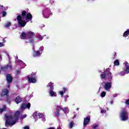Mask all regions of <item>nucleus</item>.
<instances>
[{
  "instance_id": "c03bdc74",
  "label": "nucleus",
  "mask_w": 129,
  "mask_h": 129,
  "mask_svg": "<svg viewBox=\"0 0 129 129\" xmlns=\"http://www.w3.org/2000/svg\"><path fill=\"white\" fill-rule=\"evenodd\" d=\"M2 58V55H0V59Z\"/></svg>"
},
{
  "instance_id": "423d86ee",
  "label": "nucleus",
  "mask_w": 129,
  "mask_h": 129,
  "mask_svg": "<svg viewBox=\"0 0 129 129\" xmlns=\"http://www.w3.org/2000/svg\"><path fill=\"white\" fill-rule=\"evenodd\" d=\"M105 74H102L101 75V77L102 78V79H104L105 78V74L106 77H108L109 81H111V80L112 79V76H111V73L108 71V69L107 70V72H105Z\"/></svg>"
},
{
  "instance_id": "6e6552de",
  "label": "nucleus",
  "mask_w": 129,
  "mask_h": 129,
  "mask_svg": "<svg viewBox=\"0 0 129 129\" xmlns=\"http://www.w3.org/2000/svg\"><path fill=\"white\" fill-rule=\"evenodd\" d=\"M103 86L105 90L109 91V90L111 88V82H107L103 83Z\"/></svg>"
},
{
  "instance_id": "6ab92c4d",
  "label": "nucleus",
  "mask_w": 129,
  "mask_h": 129,
  "mask_svg": "<svg viewBox=\"0 0 129 129\" xmlns=\"http://www.w3.org/2000/svg\"><path fill=\"white\" fill-rule=\"evenodd\" d=\"M16 103L19 104L20 102H22V98L20 97H17L15 100Z\"/></svg>"
},
{
  "instance_id": "473e14b6",
  "label": "nucleus",
  "mask_w": 129,
  "mask_h": 129,
  "mask_svg": "<svg viewBox=\"0 0 129 129\" xmlns=\"http://www.w3.org/2000/svg\"><path fill=\"white\" fill-rule=\"evenodd\" d=\"M17 62H21V63H22L23 64V65H25V63H24L23 62V61L20 60V59H18V60H17Z\"/></svg>"
},
{
  "instance_id": "58836bf2",
  "label": "nucleus",
  "mask_w": 129,
  "mask_h": 129,
  "mask_svg": "<svg viewBox=\"0 0 129 129\" xmlns=\"http://www.w3.org/2000/svg\"><path fill=\"white\" fill-rule=\"evenodd\" d=\"M24 129H30V128H29V126H26L24 127Z\"/></svg>"
},
{
  "instance_id": "5701e85b",
  "label": "nucleus",
  "mask_w": 129,
  "mask_h": 129,
  "mask_svg": "<svg viewBox=\"0 0 129 129\" xmlns=\"http://www.w3.org/2000/svg\"><path fill=\"white\" fill-rule=\"evenodd\" d=\"M46 14H49L51 15L52 13H51V12H47V11H46V13H43V17H44L46 19H48L49 18V16H46Z\"/></svg>"
},
{
  "instance_id": "393cba45",
  "label": "nucleus",
  "mask_w": 129,
  "mask_h": 129,
  "mask_svg": "<svg viewBox=\"0 0 129 129\" xmlns=\"http://www.w3.org/2000/svg\"><path fill=\"white\" fill-rule=\"evenodd\" d=\"M114 65H115L116 66H117L118 65H119V61H118V60L116 59L114 62Z\"/></svg>"
},
{
  "instance_id": "4be33fe9",
  "label": "nucleus",
  "mask_w": 129,
  "mask_h": 129,
  "mask_svg": "<svg viewBox=\"0 0 129 129\" xmlns=\"http://www.w3.org/2000/svg\"><path fill=\"white\" fill-rule=\"evenodd\" d=\"M93 129H99V126L97 124H94L93 125Z\"/></svg>"
},
{
  "instance_id": "9d476101",
  "label": "nucleus",
  "mask_w": 129,
  "mask_h": 129,
  "mask_svg": "<svg viewBox=\"0 0 129 129\" xmlns=\"http://www.w3.org/2000/svg\"><path fill=\"white\" fill-rule=\"evenodd\" d=\"M125 67L124 68V72H122V73H123L122 75H124V74H127L129 73V64L128 62H124Z\"/></svg>"
},
{
  "instance_id": "f257e3e1",
  "label": "nucleus",
  "mask_w": 129,
  "mask_h": 129,
  "mask_svg": "<svg viewBox=\"0 0 129 129\" xmlns=\"http://www.w3.org/2000/svg\"><path fill=\"white\" fill-rule=\"evenodd\" d=\"M27 22L32 21V15L30 13L27 14L26 11H23L22 13V16L21 15L17 16V21L20 27H25L26 26L27 22Z\"/></svg>"
},
{
  "instance_id": "37998d69",
  "label": "nucleus",
  "mask_w": 129,
  "mask_h": 129,
  "mask_svg": "<svg viewBox=\"0 0 129 129\" xmlns=\"http://www.w3.org/2000/svg\"><path fill=\"white\" fill-rule=\"evenodd\" d=\"M66 97H69V96H66Z\"/></svg>"
},
{
  "instance_id": "a211bd4d",
  "label": "nucleus",
  "mask_w": 129,
  "mask_h": 129,
  "mask_svg": "<svg viewBox=\"0 0 129 129\" xmlns=\"http://www.w3.org/2000/svg\"><path fill=\"white\" fill-rule=\"evenodd\" d=\"M41 55V53H40V51H35L33 53L34 57H38V56H40Z\"/></svg>"
},
{
  "instance_id": "bb28decb",
  "label": "nucleus",
  "mask_w": 129,
  "mask_h": 129,
  "mask_svg": "<svg viewBox=\"0 0 129 129\" xmlns=\"http://www.w3.org/2000/svg\"><path fill=\"white\" fill-rule=\"evenodd\" d=\"M106 95V92H102L101 93L100 96H101V97H104V96H105Z\"/></svg>"
},
{
  "instance_id": "aec40b11",
  "label": "nucleus",
  "mask_w": 129,
  "mask_h": 129,
  "mask_svg": "<svg viewBox=\"0 0 129 129\" xmlns=\"http://www.w3.org/2000/svg\"><path fill=\"white\" fill-rule=\"evenodd\" d=\"M8 94H9V90H7V89H5L2 92V95H8Z\"/></svg>"
},
{
  "instance_id": "49530a36",
  "label": "nucleus",
  "mask_w": 129,
  "mask_h": 129,
  "mask_svg": "<svg viewBox=\"0 0 129 129\" xmlns=\"http://www.w3.org/2000/svg\"><path fill=\"white\" fill-rule=\"evenodd\" d=\"M76 116L75 115H74V117H75Z\"/></svg>"
},
{
  "instance_id": "ddd939ff",
  "label": "nucleus",
  "mask_w": 129,
  "mask_h": 129,
  "mask_svg": "<svg viewBox=\"0 0 129 129\" xmlns=\"http://www.w3.org/2000/svg\"><path fill=\"white\" fill-rule=\"evenodd\" d=\"M59 109H61V106H58L55 110V111L53 113L55 116H59V111H60Z\"/></svg>"
},
{
  "instance_id": "4c0bfd02",
  "label": "nucleus",
  "mask_w": 129,
  "mask_h": 129,
  "mask_svg": "<svg viewBox=\"0 0 129 129\" xmlns=\"http://www.w3.org/2000/svg\"><path fill=\"white\" fill-rule=\"evenodd\" d=\"M126 104H129V99L126 101Z\"/></svg>"
},
{
  "instance_id": "09e8293b",
  "label": "nucleus",
  "mask_w": 129,
  "mask_h": 129,
  "mask_svg": "<svg viewBox=\"0 0 129 129\" xmlns=\"http://www.w3.org/2000/svg\"><path fill=\"white\" fill-rule=\"evenodd\" d=\"M8 87H10V86H8Z\"/></svg>"
},
{
  "instance_id": "412c9836",
  "label": "nucleus",
  "mask_w": 129,
  "mask_h": 129,
  "mask_svg": "<svg viewBox=\"0 0 129 129\" xmlns=\"http://www.w3.org/2000/svg\"><path fill=\"white\" fill-rule=\"evenodd\" d=\"M129 35V29H128L127 30H126V31H125L123 34V37H127V36H128Z\"/></svg>"
},
{
  "instance_id": "c9c22d12",
  "label": "nucleus",
  "mask_w": 129,
  "mask_h": 129,
  "mask_svg": "<svg viewBox=\"0 0 129 129\" xmlns=\"http://www.w3.org/2000/svg\"><path fill=\"white\" fill-rule=\"evenodd\" d=\"M4 46H5V44L3 42H0V47H4Z\"/></svg>"
},
{
  "instance_id": "a878e982",
  "label": "nucleus",
  "mask_w": 129,
  "mask_h": 129,
  "mask_svg": "<svg viewBox=\"0 0 129 129\" xmlns=\"http://www.w3.org/2000/svg\"><path fill=\"white\" fill-rule=\"evenodd\" d=\"M74 124V122H73V121H71L69 125L70 128H72V127H73Z\"/></svg>"
},
{
  "instance_id": "f704fd0d",
  "label": "nucleus",
  "mask_w": 129,
  "mask_h": 129,
  "mask_svg": "<svg viewBox=\"0 0 129 129\" xmlns=\"http://www.w3.org/2000/svg\"><path fill=\"white\" fill-rule=\"evenodd\" d=\"M106 112V111L105 110H101V113H105Z\"/></svg>"
},
{
  "instance_id": "72a5a7b5",
  "label": "nucleus",
  "mask_w": 129,
  "mask_h": 129,
  "mask_svg": "<svg viewBox=\"0 0 129 129\" xmlns=\"http://www.w3.org/2000/svg\"><path fill=\"white\" fill-rule=\"evenodd\" d=\"M40 51H43L44 50V47L41 46L39 48Z\"/></svg>"
},
{
  "instance_id": "f03ea898",
  "label": "nucleus",
  "mask_w": 129,
  "mask_h": 129,
  "mask_svg": "<svg viewBox=\"0 0 129 129\" xmlns=\"http://www.w3.org/2000/svg\"><path fill=\"white\" fill-rule=\"evenodd\" d=\"M20 113V111H17L14 117L11 115H5V119L6 121L5 123L6 126H8V125H14L17 120H18V117Z\"/></svg>"
},
{
  "instance_id": "f8f14e48",
  "label": "nucleus",
  "mask_w": 129,
  "mask_h": 129,
  "mask_svg": "<svg viewBox=\"0 0 129 129\" xmlns=\"http://www.w3.org/2000/svg\"><path fill=\"white\" fill-rule=\"evenodd\" d=\"M89 121H90V116L85 118L84 120V126H86V125L89 123Z\"/></svg>"
},
{
  "instance_id": "b1692460",
  "label": "nucleus",
  "mask_w": 129,
  "mask_h": 129,
  "mask_svg": "<svg viewBox=\"0 0 129 129\" xmlns=\"http://www.w3.org/2000/svg\"><path fill=\"white\" fill-rule=\"evenodd\" d=\"M11 25H12V23L10 22H8L5 24V27L6 28H9L11 27Z\"/></svg>"
},
{
  "instance_id": "f3484780",
  "label": "nucleus",
  "mask_w": 129,
  "mask_h": 129,
  "mask_svg": "<svg viewBox=\"0 0 129 129\" xmlns=\"http://www.w3.org/2000/svg\"><path fill=\"white\" fill-rule=\"evenodd\" d=\"M12 66L10 64V65L6 66L4 68H3L2 69L4 71H5V69H10V70H12Z\"/></svg>"
},
{
  "instance_id": "7ed1b4c3",
  "label": "nucleus",
  "mask_w": 129,
  "mask_h": 129,
  "mask_svg": "<svg viewBox=\"0 0 129 129\" xmlns=\"http://www.w3.org/2000/svg\"><path fill=\"white\" fill-rule=\"evenodd\" d=\"M47 87H50V89L49 92V96H51V97H57V93L53 91L54 86L53 85V83L52 82L48 83Z\"/></svg>"
},
{
  "instance_id": "2f4dec72",
  "label": "nucleus",
  "mask_w": 129,
  "mask_h": 129,
  "mask_svg": "<svg viewBox=\"0 0 129 129\" xmlns=\"http://www.w3.org/2000/svg\"><path fill=\"white\" fill-rule=\"evenodd\" d=\"M63 93L64 92V93H66V92H67V91H68V90H67V88H63Z\"/></svg>"
},
{
  "instance_id": "a18cd8bd",
  "label": "nucleus",
  "mask_w": 129,
  "mask_h": 129,
  "mask_svg": "<svg viewBox=\"0 0 129 129\" xmlns=\"http://www.w3.org/2000/svg\"><path fill=\"white\" fill-rule=\"evenodd\" d=\"M1 8H4V6H1Z\"/></svg>"
},
{
  "instance_id": "79ce46f5",
  "label": "nucleus",
  "mask_w": 129,
  "mask_h": 129,
  "mask_svg": "<svg viewBox=\"0 0 129 129\" xmlns=\"http://www.w3.org/2000/svg\"><path fill=\"white\" fill-rule=\"evenodd\" d=\"M77 110H79V108H77Z\"/></svg>"
},
{
  "instance_id": "0eeeda50",
  "label": "nucleus",
  "mask_w": 129,
  "mask_h": 129,
  "mask_svg": "<svg viewBox=\"0 0 129 129\" xmlns=\"http://www.w3.org/2000/svg\"><path fill=\"white\" fill-rule=\"evenodd\" d=\"M27 79L30 83H36L37 82L36 74H32L30 76L27 77Z\"/></svg>"
},
{
  "instance_id": "7c9ffc66",
  "label": "nucleus",
  "mask_w": 129,
  "mask_h": 129,
  "mask_svg": "<svg viewBox=\"0 0 129 129\" xmlns=\"http://www.w3.org/2000/svg\"><path fill=\"white\" fill-rule=\"evenodd\" d=\"M27 117V114H23L21 115V118H26Z\"/></svg>"
},
{
  "instance_id": "de8ad7c7",
  "label": "nucleus",
  "mask_w": 129,
  "mask_h": 129,
  "mask_svg": "<svg viewBox=\"0 0 129 129\" xmlns=\"http://www.w3.org/2000/svg\"><path fill=\"white\" fill-rule=\"evenodd\" d=\"M7 56H8V57H9V54H7Z\"/></svg>"
},
{
  "instance_id": "e433bc0d",
  "label": "nucleus",
  "mask_w": 129,
  "mask_h": 129,
  "mask_svg": "<svg viewBox=\"0 0 129 129\" xmlns=\"http://www.w3.org/2000/svg\"><path fill=\"white\" fill-rule=\"evenodd\" d=\"M38 39L39 40H43V36H39Z\"/></svg>"
},
{
  "instance_id": "2eb2a0df",
  "label": "nucleus",
  "mask_w": 129,
  "mask_h": 129,
  "mask_svg": "<svg viewBox=\"0 0 129 129\" xmlns=\"http://www.w3.org/2000/svg\"><path fill=\"white\" fill-rule=\"evenodd\" d=\"M13 80V78H12V76L11 75L8 74L7 75V81L8 83H11Z\"/></svg>"
},
{
  "instance_id": "4468645a",
  "label": "nucleus",
  "mask_w": 129,
  "mask_h": 129,
  "mask_svg": "<svg viewBox=\"0 0 129 129\" xmlns=\"http://www.w3.org/2000/svg\"><path fill=\"white\" fill-rule=\"evenodd\" d=\"M20 38L23 40H25V39H28L27 34L25 32H22L20 35Z\"/></svg>"
},
{
  "instance_id": "20e7f679",
  "label": "nucleus",
  "mask_w": 129,
  "mask_h": 129,
  "mask_svg": "<svg viewBox=\"0 0 129 129\" xmlns=\"http://www.w3.org/2000/svg\"><path fill=\"white\" fill-rule=\"evenodd\" d=\"M33 117L35 118V120H38V118H41L42 121H45L46 120V118H45V116H44L41 113H38L35 112L33 113Z\"/></svg>"
},
{
  "instance_id": "dca6fc26",
  "label": "nucleus",
  "mask_w": 129,
  "mask_h": 129,
  "mask_svg": "<svg viewBox=\"0 0 129 129\" xmlns=\"http://www.w3.org/2000/svg\"><path fill=\"white\" fill-rule=\"evenodd\" d=\"M60 109H62V111H63L64 113H68V112H69V109L68 108V107L61 108Z\"/></svg>"
},
{
  "instance_id": "ea45409f",
  "label": "nucleus",
  "mask_w": 129,
  "mask_h": 129,
  "mask_svg": "<svg viewBox=\"0 0 129 129\" xmlns=\"http://www.w3.org/2000/svg\"><path fill=\"white\" fill-rule=\"evenodd\" d=\"M17 75H19V74H20V71H17Z\"/></svg>"
},
{
  "instance_id": "c756f323",
  "label": "nucleus",
  "mask_w": 129,
  "mask_h": 129,
  "mask_svg": "<svg viewBox=\"0 0 129 129\" xmlns=\"http://www.w3.org/2000/svg\"><path fill=\"white\" fill-rule=\"evenodd\" d=\"M6 16H7V12H6L5 11H4L2 13V16L3 17H6Z\"/></svg>"
},
{
  "instance_id": "39448f33",
  "label": "nucleus",
  "mask_w": 129,
  "mask_h": 129,
  "mask_svg": "<svg viewBox=\"0 0 129 129\" xmlns=\"http://www.w3.org/2000/svg\"><path fill=\"white\" fill-rule=\"evenodd\" d=\"M35 33L32 31L27 32V39L30 43H34V38H35Z\"/></svg>"
},
{
  "instance_id": "a19ab883",
  "label": "nucleus",
  "mask_w": 129,
  "mask_h": 129,
  "mask_svg": "<svg viewBox=\"0 0 129 129\" xmlns=\"http://www.w3.org/2000/svg\"><path fill=\"white\" fill-rule=\"evenodd\" d=\"M3 43H6V40H5L4 39H3Z\"/></svg>"
},
{
  "instance_id": "1a4fd4ad",
  "label": "nucleus",
  "mask_w": 129,
  "mask_h": 129,
  "mask_svg": "<svg viewBox=\"0 0 129 129\" xmlns=\"http://www.w3.org/2000/svg\"><path fill=\"white\" fill-rule=\"evenodd\" d=\"M120 117L121 120H126L128 119L127 113L125 111H122L120 114Z\"/></svg>"
},
{
  "instance_id": "c85d7f7f",
  "label": "nucleus",
  "mask_w": 129,
  "mask_h": 129,
  "mask_svg": "<svg viewBox=\"0 0 129 129\" xmlns=\"http://www.w3.org/2000/svg\"><path fill=\"white\" fill-rule=\"evenodd\" d=\"M5 110H6V106H4V107L2 109L0 108L1 113L3 112V111H5Z\"/></svg>"
},
{
  "instance_id": "9b49d317",
  "label": "nucleus",
  "mask_w": 129,
  "mask_h": 129,
  "mask_svg": "<svg viewBox=\"0 0 129 129\" xmlns=\"http://www.w3.org/2000/svg\"><path fill=\"white\" fill-rule=\"evenodd\" d=\"M30 107H31V104L30 103H28L27 104H23L21 105V109H25V108L30 109Z\"/></svg>"
},
{
  "instance_id": "cd10ccee",
  "label": "nucleus",
  "mask_w": 129,
  "mask_h": 129,
  "mask_svg": "<svg viewBox=\"0 0 129 129\" xmlns=\"http://www.w3.org/2000/svg\"><path fill=\"white\" fill-rule=\"evenodd\" d=\"M58 94H59V95H61V97H63V95H64V92L62 91H59L58 92Z\"/></svg>"
}]
</instances>
